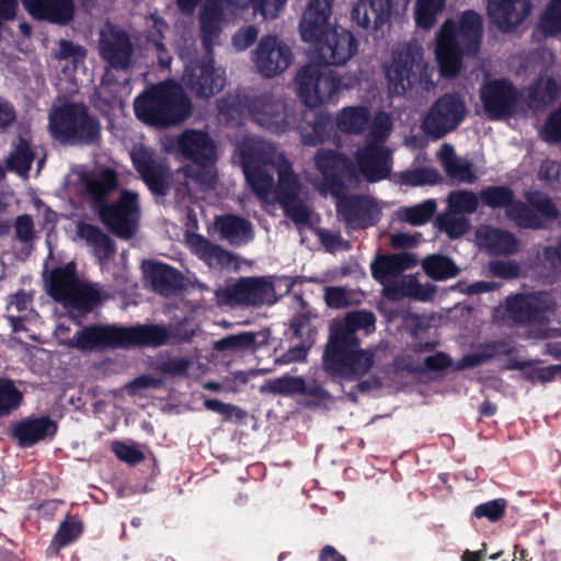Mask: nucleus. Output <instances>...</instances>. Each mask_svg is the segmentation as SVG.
Returning a JSON list of instances; mask_svg holds the SVG:
<instances>
[{
  "mask_svg": "<svg viewBox=\"0 0 561 561\" xmlns=\"http://www.w3.org/2000/svg\"><path fill=\"white\" fill-rule=\"evenodd\" d=\"M249 186L264 203L278 202L299 227L311 224V211L300 199L302 186L284 152L268 141L245 138L238 147Z\"/></svg>",
  "mask_w": 561,
  "mask_h": 561,
  "instance_id": "nucleus-1",
  "label": "nucleus"
},
{
  "mask_svg": "<svg viewBox=\"0 0 561 561\" xmlns=\"http://www.w3.org/2000/svg\"><path fill=\"white\" fill-rule=\"evenodd\" d=\"M314 164L320 178L311 179L312 185L324 196L331 195L335 201L336 211L348 227L365 228L374 225L380 215L377 202L366 195L348 194L344 181L353 182L354 168L332 150H319Z\"/></svg>",
  "mask_w": 561,
  "mask_h": 561,
  "instance_id": "nucleus-2",
  "label": "nucleus"
},
{
  "mask_svg": "<svg viewBox=\"0 0 561 561\" xmlns=\"http://www.w3.org/2000/svg\"><path fill=\"white\" fill-rule=\"evenodd\" d=\"M332 0H310L300 22L304 42L314 46L313 60L325 66H343L357 53V41L343 28L332 26Z\"/></svg>",
  "mask_w": 561,
  "mask_h": 561,
  "instance_id": "nucleus-3",
  "label": "nucleus"
},
{
  "mask_svg": "<svg viewBox=\"0 0 561 561\" xmlns=\"http://www.w3.org/2000/svg\"><path fill=\"white\" fill-rule=\"evenodd\" d=\"M263 128L274 134H286L294 128H300L301 140L306 145H317L328 138L331 127L329 118L320 117L312 126V133L298 124L297 113L280 99L264 94L254 98L249 104L241 100H224L219 104L220 114L227 119H233L234 114L242 115L244 111Z\"/></svg>",
  "mask_w": 561,
  "mask_h": 561,
  "instance_id": "nucleus-4",
  "label": "nucleus"
},
{
  "mask_svg": "<svg viewBox=\"0 0 561 561\" xmlns=\"http://www.w3.org/2000/svg\"><path fill=\"white\" fill-rule=\"evenodd\" d=\"M482 36V19L473 11H466L458 23L447 20L436 34L435 56L440 73L455 76L460 69L461 56L474 55Z\"/></svg>",
  "mask_w": 561,
  "mask_h": 561,
  "instance_id": "nucleus-5",
  "label": "nucleus"
},
{
  "mask_svg": "<svg viewBox=\"0 0 561 561\" xmlns=\"http://www.w3.org/2000/svg\"><path fill=\"white\" fill-rule=\"evenodd\" d=\"M287 0H206L201 14V30L205 48L215 44L222 26L236 19H249L256 14L275 19Z\"/></svg>",
  "mask_w": 561,
  "mask_h": 561,
  "instance_id": "nucleus-6",
  "label": "nucleus"
},
{
  "mask_svg": "<svg viewBox=\"0 0 561 561\" xmlns=\"http://www.w3.org/2000/svg\"><path fill=\"white\" fill-rule=\"evenodd\" d=\"M136 116L148 125L169 126L182 123L191 114V101L174 81L152 85L134 103Z\"/></svg>",
  "mask_w": 561,
  "mask_h": 561,
  "instance_id": "nucleus-7",
  "label": "nucleus"
},
{
  "mask_svg": "<svg viewBox=\"0 0 561 561\" xmlns=\"http://www.w3.org/2000/svg\"><path fill=\"white\" fill-rule=\"evenodd\" d=\"M168 337L167 329L160 325L131 328L92 325L82 329L72 336L71 347L80 351H93L136 344L161 345L167 342Z\"/></svg>",
  "mask_w": 561,
  "mask_h": 561,
  "instance_id": "nucleus-8",
  "label": "nucleus"
},
{
  "mask_svg": "<svg viewBox=\"0 0 561 561\" xmlns=\"http://www.w3.org/2000/svg\"><path fill=\"white\" fill-rule=\"evenodd\" d=\"M525 198L538 214L524 203L514 201L512 191L505 186H489L480 192V199L484 205L491 208H504L508 219L523 228H541L547 221L558 217L557 207L545 194L529 192L526 193Z\"/></svg>",
  "mask_w": 561,
  "mask_h": 561,
  "instance_id": "nucleus-9",
  "label": "nucleus"
},
{
  "mask_svg": "<svg viewBox=\"0 0 561 561\" xmlns=\"http://www.w3.org/2000/svg\"><path fill=\"white\" fill-rule=\"evenodd\" d=\"M392 125L389 114L377 113L367 135L366 146L355 153L356 169L369 182L382 180L391 171V151L385 142L392 130Z\"/></svg>",
  "mask_w": 561,
  "mask_h": 561,
  "instance_id": "nucleus-10",
  "label": "nucleus"
},
{
  "mask_svg": "<svg viewBox=\"0 0 561 561\" xmlns=\"http://www.w3.org/2000/svg\"><path fill=\"white\" fill-rule=\"evenodd\" d=\"M48 294L62 304L69 312H88L101 299L100 290L90 284L82 282L76 274L73 262L53 270L46 280Z\"/></svg>",
  "mask_w": 561,
  "mask_h": 561,
  "instance_id": "nucleus-11",
  "label": "nucleus"
},
{
  "mask_svg": "<svg viewBox=\"0 0 561 561\" xmlns=\"http://www.w3.org/2000/svg\"><path fill=\"white\" fill-rule=\"evenodd\" d=\"M173 146L192 161L180 172L186 179L187 190H192L193 184L210 187L216 176L213 167L215 148L209 137L203 131L186 130L174 139Z\"/></svg>",
  "mask_w": 561,
  "mask_h": 561,
  "instance_id": "nucleus-12",
  "label": "nucleus"
},
{
  "mask_svg": "<svg viewBox=\"0 0 561 561\" xmlns=\"http://www.w3.org/2000/svg\"><path fill=\"white\" fill-rule=\"evenodd\" d=\"M433 71L424 62L419 46L403 45L394 53L392 62L387 67L389 91L400 95L417 82L424 89H430L433 87Z\"/></svg>",
  "mask_w": 561,
  "mask_h": 561,
  "instance_id": "nucleus-13",
  "label": "nucleus"
},
{
  "mask_svg": "<svg viewBox=\"0 0 561 561\" xmlns=\"http://www.w3.org/2000/svg\"><path fill=\"white\" fill-rule=\"evenodd\" d=\"M51 136L66 144L93 142L100 134L99 123L87 114L80 104H65L49 114Z\"/></svg>",
  "mask_w": 561,
  "mask_h": 561,
  "instance_id": "nucleus-14",
  "label": "nucleus"
},
{
  "mask_svg": "<svg viewBox=\"0 0 561 561\" xmlns=\"http://www.w3.org/2000/svg\"><path fill=\"white\" fill-rule=\"evenodd\" d=\"M376 353L370 348H359V343L328 342L323 355V368L333 377L356 380L375 365Z\"/></svg>",
  "mask_w": 561,
  "mask_h": 561,
  "instance_id": "nucleus-15",
  "label": "nucleus"
},
{
  "mask_svg": "<svg viewBox=\"0 0 561 561\" xmlns=\"http://www.w3.org/2000/svg\"><path fill=\"white\" fill-rule=\"evenodd\" d=\"M355 81V77H350L347 82L336 80L331 70L316 61L300 68L295 78L297 94L308 107H317L331 101L341 88L348 89Z\"/></svg>",
  "mask_w": 561,
  "mask_h": 561,
  "instance_id": "nucleus-16",
  "label": "nucleus"
},
{
  "mask_svg": "<svg viewBox=\"0 0 561 561\" xmlns=\"http://www.w3.org/2000/svg\"><path fill=\"white\" fill-rule=\"evenodd\" d=\"M184 62L182 80L199 98H209L226 84V71L217 67L211 57L206 56L201 60H193V51H179Z\"/></svg>",
  "mask_w": 561,
  "mask_h": 561,
  "instance_id": "nucleus-17",
  "label": "nucleus"
},
{
  "mask_svg": "<svg viewBox=\"0 0 561 561\" xmlns=\"http://www.w3.org/2000/svg\"><path fill=\"white\" fill-rule=\"evenodd\" d=\"M465 114V103L455 94H445L425 113L421 128L425 135L438 139L453 131Z\"/></svg>",
  "mask_w": 561,
  "mask_h": 561,
  "instance_id": "nucleus-18",
  "label": "nucleus"
},
{
  "mask_svg": "<svg viewBox=\"0 0 561 561\" xmlns=\"http://www.w3.org/2000/svg\"><path fill=\"white\" fill-rule=\"evenodd\" d=\"M101 218L108 229L121 238L131 237L138 227L140 208L138 195L124 191L117 202L101 208Z\"/></svg>",
  "mask_w": 561,
  "mask_h": 561,
  "instance_id": "nucleus-19",
  "label": "nucleus"
},
{
  "mask_svg": "<svg viewBox=\"0 0 561 561\" xmlns=\"http://www.w3.org/2000/svg\"><path fill=\"white\" fill-rule=\"evenodd\" d=\"M252 60L257 71L272 78L283 73L293 62L290 47L276 36H263L255 50L252 53Z\"/></svg>",
  "mask_w": 561,
  "mask_h": 561,
  "instance_id": "nucleus-20",
  "label": "nucleus"
},
{
  "mask_svg": "<svg viewBox=\"0 0 561 561\" xmlns=\"http://www.w3.org/2000/svg\"><path fill=\"white\" fill-rule=\"evenodd\" d=\"M485 113L492 118H500L517 113L520 96L507 80L486 82L480 91Z\"/></svg>",
  "mask_w": 561,
  "mask_h": 561,
  "instance_id": "nucleus-21",
  "label": "nucleus"
},
{
  "mask_svg": "<svg viewBox=\"0 0 561 561\" xmlns=\"http://www.w3.org/2000/svg\"><path fill=\"white\" fill-rule=\"evenodd\" d=\"M554 306L551 296L547 293L529 294L527 296L516 295L508 297L505 307L496 310V317L503 312L505 318L514 322L537 321L543 311Z\"/></svg>",
  "mask_w": 561,
  "mask_h": 561,
  "instance_id": "nucleus-22",
  "label": "nucleus"
},
{
  "mask_svg": "<svg viewBox=\"0 0 561 561\" xmlns=\"http://www.w3.org/2000/svg\"><path fill=\"white\" fill-rule=\"evenodd\" d=\"M130 159L149 190L157 195H164L168 187V169L147 147L136 146L130 151Z\"/></svg>",
  "mask_w": 561,
  "mask_h": 561,
  "instance_id": "nucleus-23",
  "label": "nucleus"
},
{
  "mask_svg": "<svg viewBox=\"0 0 561 561\" xmlns=\"http://www.w3.org/2000/svg\"><path fill=\"white\" fill-rule=\"evenodd\" d=\"M100 54L114 68L128 67L133 51L127 35L115 25L105 24L100 32Z\"/></svg>",
  "mask_w": 561,
  "mask_h": 561,
  "instance_id": "nucleus-24",
  "label": "nucleus"
},
{
  "mask_svg": "<svg viewBox=\"0 0 561 561\" xmlns=\"http://www.w3.org/2000/svg\"><path fill=\"white\" fill-rule=\"evenodd\" d=\"M376 318L369 311L348 312L345 318L332 321L328 342L359 343L356 332L368 335L375 331Z\"/></svg>",
  "mask_w": 561,
  "mask_h": 561,
  "instance_id": "nucleus-25",
  "label": "nucleus"
},
{
  "mask_svg": "<svg viewBox=\"0 0 561 561\" xmlns=\"http://www.w3.org/2000/svg\"><path fill=\"white\" fill-rule=\"evenodd\" d=\"M530 0H489L491 21L502 31L508 32L530 13Z\"/></svg>",
  "mask_w": 561,
  "mask_h": 561,
  "instance_id": "nucleus-26",
  "label": "nucleus"
},
{
  "mask_svg": "<svg viewBox=\"0 0 561 561\" xmlns=\"http://www.w3.org/2000/svg\"><path fill=\"white\" fill-rule=\"evenodd\" d=\"M231 297L236 302L245 305H271L276 301L275 289L264 277L240 279L231 288Z\"/></svg>",
  "mask_w": 561,
  "mask_h": 561,
  "instance_id": "nucleus-27",
  "label": "nucleus"
},
{
  "mask_svg": "<svg viewBox=\"0 0 561 561\" xmlns=\"http://www.w3.org/2000/svg\"><path fill=\"white\" fill-rule=\"evenodd\" d=\"M392 0H357L352 8V20L363 28L375 30L383 26L390 19Z\"/></svg>",
  "mask_w": 561,
  "mask_h": 561,
  "instance_id": "nucleus-28",
  "label": "nucleus"
},
{
  "mask_svg": "<svg viewBox=\"0 0 561 561\" xmlns=\"http://www.w3.org/2000/svg\"><path fill=\"white\" fill-rule=\"evenodd\" d=\"M416 264V259L410 253H398L388 256H380L371 263V274L375 279L381 283L383 286V293L386 291V285L394 284L402 272Z\"/></svg>",
  "mask_w": 561,
  "mask_h": 561,
  "instance_id": "nucleus-29",
  "label": "nucleus"
},
{
  "mask_svg": "<svg viewBox=\"0 0 561 561\" xmlns=\"http://www.w3.org/2000/svg\"><path fill=\"white\" fill-rule=\"evenodd\" d=\"M22 2L26 11L38 20L66 24L73 16L72 0H22Z\"/></svg>",
  "mask_w": 561,
  "mask_h": 561,
  "instance_id": "nucleus-30",
  "label": "nucleus"
},
{
  "mask_svg": "<svg viewBox=\"0 0 561 561\" xmlns=\"http://www.w3.org/2000/svg\"><path fill=\"white\" fill-rule=\"evenodd\" d=\"M437 158L446 174L454 181L469 184L477 181L478 175L471 162L465 158L458 157L451 145L444 144L437 152Z\"/></svg>",
  "mask_w": 561,
  "mask_h": 561,
  "instance_id": "nucleus-31",
  "label": "nucleus"
},
{
  "mask_svg": "<svg viewBox=\"0 0 561 561\" xmlns=\"http://www.w3.org/2000/svg\"><path fill=\"white\" fill-rule=\"evenodd\" d=\"M479 247L496 254H510L517 250V240L505 230L484 225L480 226L476 232Z\"/></svg>",
  "mask_w": 561,
  "mask_h": 561,
  "instance_id": "nucleus-32",
  "label": "nucleus"
},
{
  "mask_svg": "<svg viewBox=\"0 0 561 561\" xmlns=\"http://www.w3.org/2000/svg\"><path fill=\"white\" fill-rule=\"evenodd\" d=\"M73 174L85 192L95 201H102L117 186L115 173L110 169H105L99 175H94L82 168H78Z\"/></svg>",
  "mask_w": 561,
  "mask_h": 561,
  "instance_id": "nucleus-33",
  "label": "nucleus"
},
{
  "mask_svg": "<svg viewBox=\"0 0 561 561\" xmlns=\"http://www.w3.org/2000/svg\"><path fill=\"white\" fill-rule=\"evenodd\" d=\"M215 227L220 237L233 245L244 244L253 238L252 225L239 216H219L215 220Z\"/></svg>",
  "mask_w": 561,
  "mask_h": 561,
  "instance_id": "nucleus-34",
  "label": "nucleus"
},
{
  "mask_svg": "<svg viewBox=\"0 0 561 561\" xmlns=\"http://www.w3.org/2000/svg\"><path fill=\"white\" fill-rule=\"evenodd\" d=\"M187 244L209 267H226L232 263L231 253L210 243L199 234L187 236Z\"/></svg>",
  "mask_w": 561,
  "mask_h": 561,
  "instance_id": "nucleus-35",
  "label": "nucleus"
},
{
  "mask_svg": "<svg viewBox=\"0 0 561 561\" xmlns=\"http://www.w3.org/2000/svg\"><path fill=\"white\" fill-rule=\"evenodd\" d=\"M77 239L84 241L87 245L92 248L93 254L101 263L114 253V247L108 237L92 225L78 224Z\"/></svg>",
  "mask_w": 561,
  "mask_h": 561,
  "instance_id": "nucleus-36",
  "label": "nucleus"
},
{
  "mask_svg": "<svg viewBox=\"0 0 561 561\" xmlns=\"http://www.w3.org/2000/svg\"><path fill=\"white\" fill-rule=\"evenodd\" d=\"M385 295L391 299L408 296L419 300H430L434 296L432 286H422L413 275H402L392 285H386Z\"/></svg>",
  "mask_w": 561,
  "mask_h": 561,
  "instance_id": "nucleus-37",
  "label": "nucleus"
},
{
  "mask_svg": "<svg viewBox=\"0 0 561 561\" xmlns=\"http://www.w3.org/2000/svg\"><path fill=\"white\" fill-rule=\"evenodd\" d=\"M56 424L47 417L27 420L15 427L21 445L30 446L56 433Z\"/></svg>",
  "mask_w": 561,
  "mask_h": 561,
  "instance_id": "nucleus-38",
  "label": "nucleus"
},
{
  "mask_svg": "<svg viewBox=\"0 0 561 561\" xmlns=\"http://www.w3.org/2000/svg\"><path fill=\"white\" fill-rule=\"evenodd\" d=\"M370 122V112L367 106H347L342 108L335 117L336 127L347 134L363 133Z\"/></svg>",
  "mask_w": 561,
  "mask_h": 561,
  "instance_id": "nucleus-39",
  "label": "nucleus"
},
{
  "mask_svg": "<svg viewBox=\"0 0 561 561\" xmlns=\"http://www.w3.org/2000/svg\"><path fill=\"white\" fill-rule=\"evenodd\" d=\"M31 296L19 291L12 296L7 306V317L14 331L26 330L25 322L36 319V313L31 307Z\"/></svg>",
  "mask_w": 561,
  "mask_h": 561,
  "instance_id": "nucleus-40",
  "label": "nucleus"
},
{
  "mask_svg": "<svg viewBox=\"0 0 561 561\" xmlns=\"http://www.w3.org/2000/svg\"><path fill=\"white\" fill-rule=\"evenodd\" d=\"M144 273L153 288L162 294H168L179 284L178 273L165 264L158 262L144 263Z\"/></svg>",
  "mask_w": 561,
  "mask_h": 561,
  "instance_id": "nucleus-41",
  "label": "nucleus"
},
{
  "mask_svg": "<svg viewBox=\"0 0 561 561\" xmlns=\"http://www.w3.org/2000/svg\"><path fill=\"white\" fill-rule=\"evenodd\" d=\"M559 94V85L547 76H541L528 89V106L539 111L551 103Z\"/></svg>",
  "mask_w": 561,
  "mask_h": 561,
  "instance_id": "nucleus-42",
  "label": "nucleus"
},
{
  "mask_svg": "<svg viewBox=\"0 0 561 561\" xmlns=\"http://www.w3.org/2000/svg\"><path fill=\"white\" fill-rule=\"evenodd\" d=\"M422 268L425 274L435 280H446L455 277L459 268L447 256L439 254H432L422 261Z\"/></svg>",
  "mask_w": 561,
  "mask_h": 561,
  "instance_id": "nucleus-43",
  "label": "nucleus"
},
{
  "mask_svg": "<svg viewBox=\"0 0 561 561\" xmlns=\"http://www.w3.org/2000/svg\"><path fill=\"white\" fill-rule=\"evenodd\" d=\"M446 0H415L414 21L417 27L430 30L445 8Z\"/></svg>",
  "mask_w": 561,
  "mask_h": 561,
  "instance_id": "nucleus-44",
  "label": "nucleus"
},
{
  "mask_svg": "<svg viewBox=\"0 0 561 561\" xmlns=\"http://www.w3.org/2000/svg\"><path fill=\"white\" fill-rule=\"evenodd\" d=\"M260 391L283 396L301 394L306 392V383L301 377L285 376L266 381L261 386Z\"/></svg>",
  "mask_w": 561,
  "mask_h": 561,
  "instance_id": "nucleus-45",
  "label": "nucleus"
},
{
  "mask_svg": "<svg viewBox=\"0 0 561 561\" xmlns=\"http://www.w3.org/2000/svg\"><path fill=\"white\" fill-rule=\"evenodd\" d=\"M436 203L433 199L424 201L411 207H402L398 210V217L413 226L424 225L430 220L436 210Z\"/></svg>",
  "mask_w": 561,
  "mask_h": 561,
  "instance_id": "nucleus-46",
  "label": "nucleus"
},
{
  "mask_svg": "<svg viewBox=\"0 0 561 561\" xmlns=\"http://www.w3.org/2000/svg\"><path fill=\"white\" fill-rule=\"evenodd\" d=\"M480 195L468 190H458L449 193L447 198L448 209L466 216L478 209Z\"/></svg>",
  "mask_w": 561,
  "mask_h": 561,
  "instance_id": "nucleus-47",
  "label": "nucleus"
},
{
  "mask_svg": "<svg viewBox=\"0 0 561 561\" xmlns=\"http://www.w3.org/2000/svg\"><path fill=\"white\" fill-rule=\"evenodd\" d=\"M34 157L35 152L31 149L28 142L21 139L10 154L8 165L19 175L26 178Z\"/></svg>",
  "mask_w": 561,
  "mask_h": 561,
  "instance_id": "nucleus-48",
  "label": "nucleus"
},
{
  "mask_svg": "<svg viewBox=\"0 0 561 561\" xmlns=\"http://www.w3.org/2000/svg\"><path fill=\"white\" fill-rule=\"evenodd\" d=\"M437 225L449 238H458L469 229L468 218L448 208L438 216Z\"/></svg>",
  "mask_w": 561,
  "mask_h": 561,
  "instance_id": "nucleus-49",
  "label": "nucleus"
},
{
  "mask_svg": "<svg viewBox=\"0 0 561 561\" xmlns=\"http://www.w3.org/2000/svg\"><path fill=\"white\" fill-rule=\"evenodd\" d=\"M539 30L546 36L561 33V0H550L539 22Z\"/></svg>",
  "mask_w": 561,
  "mask_h": 561,
  "instance_id": "nucleus-50",
  "label": "nucleus"
},
{
  "mask_svg": "<svg viewBox=\"0 0 561 561\" xmlns=\"http://www.w3.org/2000/svg\"><path fill=\"white\" fill-rule=\"evenodd\" d=\"M401 184L420 186L434 184L439 180L438 172L433 168H413L396 175Z\"/></svg>",
  "mask_w": 561,
  "mask_h": 561,
  "instance_id": "nucleus-51",
  "label": "nucleus"
},
{
  "mask_svg": "<svg viewBox=\"0 0 561 561\" xmlns=\"http://www.w3.org/2000/svg\"><path fill=\"white\" fill-rule=\"evenodd\" d=\"M21 399V392L11 381L0 379V416L16 408Z\"/></svg>",
  "mask_w": 561,
  "mask_h": 561,
  "instance_id": "nucleus-52",
  "label": "nucleus"
},
{
  "mask_svg": "<svg viewBox=\"0 0 561 561\" xmlns=\"http://www.w3.org/2000/svg\"><path fill=\"white\" fill-rule=\"evenodd\" d=\"M57 57L60 61L65 62V71L67 70L68 64H73V69L78 67L85 58V50L81 46L75 45L68 41H61L59 44V51Z\"/></svg>",
  "mask_w": 561,
  "mask_h": 561,
  "instance_id": "nucleus-53",
  "label": "nucleus"
},
{
  "mask_svg": "<svg viewBox=\"0 0 561 561\" xmlns=\"http://www.w3.org/2000/svg\"><path fill=\"white\" fill-rule=\"evenodd\" d=\"M255 336L252 333L228 335L214 343L216 351H238L251 346Z\"/></svg>",
  "mask_w": 561,
  "mask_h": 561,
  "instance_id": "nucleus-54",
  "label": "nucleus"
},
{
  "mask_svg": "<svg viewBox=\"0 0 561 561\" xmlns=\"http://www.w3.org/2000/svg\"><path fill=\"white\" fill-rule=\"evenodd\" d=\"M82 531V525L77 519L64 522L57 534L55 535L54 542L59 547L66 546L77 539Z\"/></svg>",
  "mask_w": 561,
  "mask_h": 561,
  "instance_id": "nucleus-55",
  "label": "nucleus"
},
{
  "mask_svg": "<svg viewBox=\"0 0 561 561\" xmlns=\"http://www.w3.org/2000/svg\"><path fill=\"white\" fill-rule=\"evenodd\" d=\"M505 510V502L503 500H494L488 503L480 504L474 510V515L478 518L486 517L491 522L500 519Z\"/></svg>",
  "mask_w": 561,
  "mask_h": 561,
  "instance_id": "nucleus-56",
  "label": "nucleus"
},
{
  "mask_svg": "<svg viewBox=\"0 0 561 561\" xmlns=\"http://www.w3.org/2000/svg\"><path fill=\"white\" fill-rule=\"evenodd\" d=\"M112 448L115 455L127 463L134 465L144 459V454L135 445L115 442Z\"/></svg>",
  "mask_w": 561,
  "mask_h": 561,
  "instance_id": "nucleus-57",
  "label": "nucleus"
},
{
  "mask_svg": "<svg viewBox=\"0 0 561 561\" xmlns=\"http://www.w3.org/2000/svg\"><path fill=\"white\" fill-rule=\"evenodd\" d=\"M324 299L328 306L332 308H342L351 302V294L342 287H327Z\"/></svg>",
  "mask_w": 561,
  "mask_h": 561,
  "instance_id": "nucleus-58",
  "label": "nucleus"
},
{
  "mask_svg": "<svg viewBox=\"0 0 561 561\" xmlns=\"http://www.w3.org/2000/svg\"><path fill=\"white\" fill-rule=\"evenodd\" d=\"M257 34L253 25L242 27L233 35L232 44L237 50H244L256 39Z\"/></svg>",
  "mask_w": 561,
  "mask_h": 561,
  "instance_id": "nucleus-59",
  "label": "nucleus"
},
{
  "mask_svg": "<svg viewBox=\"0 0 561 561\" xmlns=\"http://www.w3.org/2000/svg\"><path fill=\"white\" fill-rule=\"evenodd\" d=\"M490 271L495 276L512 278L518 275L519 268L511 261H494L490 263Z\"/></svg>",
  "mask_w": 561,
  "mask_h": 561,
  "instance_id": "nucleus-60",
  "label": "nucleus"
},
{
  "mask_svg": "<svg viewBox=\"0 0 561 561\" xmlns=\"http://www.w3.org/2000/svg\"><path fill=\"white\" fill-rule=\"evenodd\" d=\"M391 245L398 249H409L417 245L419 234L398 232L391 236Z\"/></svg>",
  "mask_w": 561,
  "mask_h": 561,
  "instance_id": "nucleus-61",
  "label": "nucleus"
},
{
  "mask_svg": "<svg viewBox=\"0 0 561 561\" xmlns=\"http://www.w3.org/2000/svg\"><path fill=\"white\" fill-rule=\"evenodd\" d=\"M15 231L19 239L26 241L32 237L33 221L30 216L23 215L15 221Z\"/></svg>",
  "mask_w": 561,
  "mask_h": 561,
  "instance_id": "nucleus-62",
  "label": "nucleus"
},
{
  "mask_svg": "<svg viewBox=\"0 0 561 561\" xmlns=\"http://www.w3.org/2000/svg\"><path fill=\"white\" fill-rule=\"evenodd\" d=\"M204 404L208 410L216 412L224 416H231L234 412L238 411V409L234 405L224 403V402H221L219 400H215V399H207V400H205Z\"/></svg>",
  "mask_w": 561,
  "mask_h": 561,
  "instance_id": "nucleus-63",
  "label": "nucleus"
},
{
  "mask_svg": "<svg viewBox=\"0 0 561 561\" xmlns=\"http://www.w3.org/2000/svg\"><path fill=\"white\" fill-rule=\"evenodd\" d=\"M559 176V165L554 161L547 160L542 162L539 170V178L541 180L551 182L557 180Z\"/></svg>",
  "mask_w": 561,
  "mask_h": 561,
  "instance_id": "nucleus-64",
  "label": "nucleus"
}]
</instances>
